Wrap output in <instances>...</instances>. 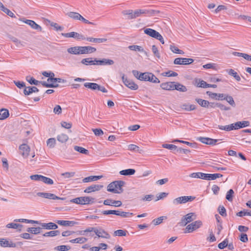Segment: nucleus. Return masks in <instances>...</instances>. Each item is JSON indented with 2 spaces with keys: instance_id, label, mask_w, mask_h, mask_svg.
I'll return each instance as SVG.
<instances>
[{
  "instance_id": "nucleus-18",
  "label": "nucleus",
  "mask_w": 251,
  "mask_h": 251,
  "mask_svg": "<svg viewBox=\"0 0 251 251\" xmlns=\"http://www.w3.org/2000/svg\"><path fill=\"white\" fill-rule=\"evenodd\" d=\"M42 228L47 229H56L58 228V226L55 223L50 222L48 223H40L39 224Z\"/></svg>"
},
{
  "instance_id": "nucleus-13",
  "label": "nucleus",
  "mask_w": 251,
  "mask_h": 251,
  "mask_svg": "<svg viewBox=\"0 0 251 251\" xmlns=\"http://www.w3.org/2000/svg\"><path fill=\"white\" fill-rule=\"evenodd\" d=\"M223 175L221 174H205L203 173V179L207 180H215L217 178L222 177Z\"/></svg>"
},
{
  "instance_id": "nucleus-45",
  "label": "nucleus",
  "mask_w": 251,
  "mask_h": 251,
  "mask_svg": "<svg viewBox=\"0 0 251 251\" xmlns=\"http://www.w3.org/2000/svg\"><path fill=\"white\" fill-rule=\"evenodd\" d=\"M48 81H51L52 83L54 84V83H65L66 82V80L61 78H49L47 80Z\"/></svg>"
},
{
  "instance_id": "nucleus-23",
  "label": "nucleus",
  "mask_w": 251,
  "mask_h": 251,
  "mask_svg": "<svg viewBox=\"0 0 251 251\" xmlns=\"http://www.w3.org/2000/svg\"><path fill=\"white\" fill-rule=\"evenodd\" d=\"M175 82H168L165 83H162L160 85L161 88L165 90H174V85Z\"/></svg>"
},
{
  "instance_id": "nucleus-56",
  "label": "nucleus",
  "mask_w": 251,
  "mask_h": 251,
  "mask_svg": "<svg viewBox=\"0 0 251 251\" xmlns=\"http://www.w3.org/2000/svg\"><path fill=\"white\" fill-rule=\"evenodd\" d=\"M70 249L69 246L66 245H61L55 247L54 250L58 251H67Z\"/></svg>"
},
{
  "instance_id": "nucleus-59",
  "label": "nucleus",
  "mask_w": 251,
  "mask_h": 251,
  "mask_svg": "<svg viewBox=\"0 0 251 251\" xmlns=\"http://www.w3.org/2000/svg\"><path fill=\"white\" fill-rule=\"evenodd\" d=\"M234 194V191L232 189L229 190L226 195V198L229 201H232L233 195Z\"/></svg>"
},
{
  "instance_id": "nucleus-51",
  "label": "nucleus",
  "mask_w": 251,
  "mask_h": 251,
  "mask_svg": "<svg viewBox=\"0 0 251 251\" xmlns=\"http://www.w3.org/2000/svg\"><path fill=\"white\" fill-rule=\"evenodd\" d=\"M0 9H1L2 11H3L4 13L7 14L8 16H9L11 17H13L14 16V14L9 9L5 7L3 4L2 6L0 7Z\"/></svg>"
},
{
  "instance_id": "nucleus-49",
  "label": "nucleus",
  "mask_w": 251,
  "mask_h": 251,
  "mask_svg": "<svg viewBox=\"0 0 251 251\" xmlns=\"http://www.w3.org/2000/svg\"><path fill=\"white\" fill-rule=\"evenodd\" d=\"M161 75L163 76H177L178 74L176 72H173L172 71H169L166 72H164L161 74Z\"/></svg>"
},
{
  "instance_id": "nucleus-36",
  "label": "nucleus",
  "mask_w": 251,
  "mask_h": 251,
  "mask_svg": "<svg viewBox=\"0 0 251 251\" xmlns=\"http://www.w3.org/2000/svg\"><path fill=\"white\" fill-rule=\"evenodd\" d=\"M128 49L131 50L138 51L146 53V51L141 46L137 45H131L128 47Z\"/></svg>"
},
{
  "instance_id": "nucleus-5",
  "label": "nucleus",
  "mask_w": 251,
  "mask_h": 251,
  "mask_svg": "<svg viewBox=\"0 0 251 251\" xmlns=\"http://www.w3.org/2000/svg\"><path fill=\"white\" fill-rule=\"evenodd\" d=\"M195 219L196 215L195 213H189L183 217L179 224L181 226H185L187 224L193 221Z\"/></svg>"
},
{
  "instance_id": "nucleus-2",
  "label": "nucleus",
  "mask_w": 251,
  "mask_h": 251,
  "mask_svg": "<svg viewBox=\"0 0 251 251\" xmlns=\"http://www.w3.org/2000/svg\"><path fill=\"white\" fill-rule=\"evenodd\" d=\"M70 202L81 205L90 204L94 203L95 198L88 196L80 197L71 200Z\"/></svg>"
},
{
  "instance_id": "nucleus-21",
  "label": "nucleus",
  "mask_w": 251,
  "mask_h": 251,
  "mask_svg": "<svg viewBox=\"0 0 251 251\" xmlns=\"http://www.w3.org/2000/svg\"><path fill=\"white\" fill-rule=\"evenodd\" d=\"M144 33L156 39L159 34V33L154 29L151 28H146L144 30Z\"/></svg>"
},
{
  "instance_id": "nucleus-57",
  "label": "nucleus",
  "mask_w": 251,
  "mask_h": 251,
  "mask_svg": "<svg viewBox=\"0 0 251 251\" xmlns=\"http://www.w3.org/2000/svg\"><path fill=\"white\" fill-rule=\"evenodd\" d=\"M236 215L239 217H243L245 216L250 215V210L244 209L243 210L240 211L236 213Z\"/></svg>"
},
{
  "instance_id": "nucleus-3",
  "label": "nucleus",
  "mask_w": 251,
  "mask_h": 251,
  "mask_svg": "<svg viewBox=\"0 0 251 251\" xmlns=\"http://www.w3.org/2000/svg\"><path fill=\"white\" fill-rule=\"evenodd\" d=\"M195 198V197L193 196H181L174 199L172 204L174 206H177L180 204H184L188 201H192Z\"/></svg>"
},
{
  "instance_id": "nucleus-54",
  "label": "nucleus",
  "mask_w": 251,
  "mask_h": 251,
  "mask_svg": "<svg viewBox=\"0 0 251 251\" xmlns=\"http://www.w3.org/2000/svg\"><path fill=\"white\" fill-rule=\"evenodd\" d=\"M41 181L49 185H52L53 184V181L52 179L43 176H42Z\"/></svg>"
},
{
  "instance_id": "nucleus-22",
  "label": "nucleus",
  "mask_w": 251,
  "mask_h": 251,
  "mask_svg": "<svg viewBox=\"0 0 251 251\" xmlns=\"http://www.w3.org/2000/svg\"><path fill=\"white\" fill-rule=\"evenodd\" d=\"M235 130L241 128L249 126L250 122L247 121H240L234 123Z\"/></svg>"
},
{
  "instance_id": "nucleus-19",
  "label": "nucleus",
  "mask_w": 251,
  "mask_h": 251,
  "mask_svg": "<svg viewBox=\"0 0 251 251\" xmlns=\"http://www.w3.org/2000/svg\"><path fill=\"white\" fill-rule=\"evenodd\" d=\"M114 62L113 60L103 58L102 60H97L96 61L97 65H112L114 64Z\"/></svg>"
},
{
  "instance_id": "nucleus-26",
  "label": "nucleus",
  "mask_w": 251,
  "mask_h": 251,
  "mask_svg": "<svg viewBox=\"0 0 251 251\" xmlns=\"http://www.w3.org/2000/svg\"><path fill=\"white\" fill-rule=\"evenodd\" d=\"M92 58H84L81 60V62L82 64L85 65H97V64H96L97 59L95 58L94 60H92Z\"/></svg>"
},
{
  "instance_id": "nucleus-9",
  "label": "nucleus",
  "mask_w": 251,
  "mask_h": 251,
  "mask_svg": "<svg viewBox=\"0 0 251 251\" xmlns=\"http://www.w3.org/2000/svg\"><path fill=\"white\" fill-rule=\"evenodd\" d=\"M193 62L194 59L192 58L178 57L174 60V63L176 65H188L192 63Z\"/></svg>"
},
{
  "instance_id": "nucleus-12",
  "label": "nucleus",
  "mask_w": 251,
  "mask_h": 251,
  "mask_svg": "<svg viewBox=\"0 0 251 251\" xmlns=\"http://www.w3.org/2000/svg\"><path fill=\"white\" fill-rule=\"evenodd\" d=\"M103 204L105 205L120 207L122 205V202L120 201H115L112 199H106L103 201Z\"/></svg>"
},
{
  "instance_id": "nucleus-50",
  "label": "nucleus",
  "mask_w": 251,
  "mask_h": 251,
  "mask_svg": "<svg viewBox=\"0 0 251 251\" xmlns=\"http://www.w3.org/2000/svg\"><path fill=\"white\" fill-rule=\"evenodd\" d=\"M40 82V84H41L43 86L47 88H56L58 86V84H57L47 83L46 81Z\"/></svg>"
},
{
  "instance_id": "nucleus-38",
  "label": "nucleus",
  "mask_w": 251,
  "mask_h": 251,
  "mask_svg": "<svg viewBox=\"0 0 251 251\" xmlns=\"http://www.w3.org/2000/svg\"><path fill=\"white\" fill-rule=\"evenodd\" d=\"M26 80L31 85H38L40 84V81L36 80L33 77L30 76V75L27 76L26 77Z\"/></svg>"
},
{
  "instance_id": "nucleus-29",
  "label": "nucleus",
  "mask_w": 251,
  "mask_h": 251,
  "mask_svg": "<svg viewBox=\"0 0 251 251\" xmlns=\"http://www.w3.org/2000/svg\"><path fill=\"white\" fill-rule=\"evenodd\" d=\"M128 150L139 153H142L144 152L143 150L140 149L138 146L134 144L129 145L128 146Z\"/></svg>"
},
{
  "instance_id": "nucleus-34",
  "label": "nucleus",
  "mask_w": 251,
  "mask_h": 251,
  "mask_svg": "<svg viewBox=\"0 0 251 251\" xmlns=\"http://www.w3.org/2000/svg\"><path fill=\"white\" fill-rule=\"evenodd\" d=\"M88 239L85 237H78L74 239H72L70 241V242L72 243H78L82 244L86 242Z\"/></svg>"
},
{
  "instance_id": "nucleus-1",
  "label": "nucleus",
  "mask_w": 251,
  "mask_h": 251,
  "mask_svg": "<svg viewBox=\"0 0 251 251\" xmlns=\"http://www.w3.org/2000/svg\"><path fill=\"white\" fill-rule=\"evenodd\" d=\"M125 182L122 180L115 181L110 183L107 186V191L115 194H120L123 192L122 187Z\"/></svg>"
},
{
  "instance_id": "nucleus-10",
  "label": "nucleus",
  "mask_w": 251,
  "mask_h": 251,
  "mask_svg": "<svg viewBox=\"0 0 251 251\" xmlns=\"http://www.w3.org/2000/svg\"><path fill=\"white\" fill-rule=\"evenodd\" d=\"M197 140L206 145H214L219 140L213 139L208 137H200L197 138Z\"/></svg>"
},
{
  "instance_id": "nucleus-58",
  "label": "nucleus",
  "mask_w": 251,
  "mask_h": 251,
  "mask_svg": "<svg viewBox=\"0 0 251 251\" xmlns=\"http://www.w3.org/2000/svg\"><path fill=\"white\" fill-rule=\"evenodd\" d=\"M219 214L223 217L226 216V209L223 205H220L218 208Z\"/></svg>"
},
{
  "instance_id": "nucleus-8",
  "label": "nucleus",
  "mask_w": 251,
  "mask_h": 251,
  "mask_svg": "<svg viewBox=\"0 0 251 251\" xmlns=\"http://www.w3.org/2000/svg\"><path fill=\"white\" fill-rule=\"evenodd\" d=\"M122 80L124 84L131 90H136L138 89V86L132 80L126 77L124 75L122 76Z\"/></svg>"
},
{
  "instance_id": "nucleus-33",
  "label": "nucleus",
  "mask_w": 251,
  "mask_h": 251,
  "mask_svg": "<svg viewBox=\"0 0 251 251\" xmlns=\"http://www.w3.org/2000/svg\"><path fill=\"white\" fill-rule=\"evenodd\" d=\"M151 75V73H140L138 79L140 80H144V81H148L150 80V76Z\"/></svg>"
},
{
  "instance_id": "nucleus-35",
  "label": "nucleus",
  "mask_w": 251,
  "mask_h": 251,
  "mask_svg": "<svg viewBox=\"0 0 251 251\" xmlns=\"http://www.w3.org/2000/svg\"><path fill=\"white\" fill-rule=\"evenodd\" d=\"M42 228L40 227H28L27 228L26 231L28 232L34 234H38L41 231Z\"/></svg>"
},
{
  "instance_id": "nucleus-32",
  "label": "nucleus",
  "mask_w": 251,
  "mask_h": 251,
  "mask_svg": "<svg viewBox=\"0 0 251 251\" xmlns=\"http://www.w3.org/2000/svg\"><path fill=\"white\" fill-rule=\"evenodd\" d=\"M226 72L228 73L229 75L232 76L237 81H240V76L233 69H228L226 70Z\"/></svg>"
},
{
  "instance_id": "nucleus-6",
  "label": "nucleus",
  "mask_w": 251,
  "mask_h": 251,
  "mask_svg": "<svg viewBox=\"0 0 251 251\" xmlns=\"http://www.w3.org/2000/svg\"><path fill=\"white\" fill-rule=\"evenodd\" d=\"M61 35L66 38H74L77 40H85V37L83 35L76 32L62 33Z\"/></svg>"
},
{
  "instance_id": "nucleus-24",
  "label": "nucleus",
  "mask_w": 251,
  "mask_h": 251,
  "mask_svg": "<svg viewBox=\"0 0 251 251\" xmlns=\"http://www.w3.org/2000/svg\"><path fill=\"white\" fill-rule=\"evenodd\" d=\"M80 47L75 46L73 47L69 48L67 49V51L72 54H81Z\"/></svg>"
},
{
  "instance_id": "nucleus-43",
  "label": "nucleus",
  "mask_w": 251,
  "mask_h": 251,
  "mask_svg": "<svg viewBox=\"0 0 251 251\" xmlns=\"http://www.w3.org/2000/svg\"><path fill=\"white\" fill-rule=\"evenodd\" d=\"M58 141L61 143H65L68 140V136L65 134L58 135L57 137Z\"/></svg>"
},
{
  "instance_id": "nucleus-37",
  "label": "nucleus",
  "mask_w": 251,
  "mask_h": 251,
  "mask_svg": "<svg viewBox=\"0 0 251 251\" xmlns=\"http://www.w3.org/2000/svg\"><path fill=\"white\" fill-rule=\"evenodd\" d=\"M195 100L202 107L208 108V101L201 99H196Z\"/></svg>"
},
{
  "instance_id": "nucleus-44",
  "label": "nucleus",
  "mask_w": 251,
  "mask_h": 251,
  "mask_svg": "<svg viewBox=\"0 0 251 251\" xmlns=\"http://www.w3.org/2000/svg\"><path fill=\"white\" fill-rule=\"evenodd\" d=\"M224 100H226V101L232 106H233V107L235 106V105H236L235 103L234 102V100L233 98L231 96H228L227 95H226Z\"/></svg>"
},
{
  "instance_id": "nucleus-42",
  "label": "nucleus",
  "mask_w": 251,
  "mask_h": 251,
  "mask_svg": "<svg viewBox=\"0 0 251 251\" xmlns=\"http://www.w3.org/2000/svg\"><path fill=\"white\" fill-rule=\"evenodd\" d=\"M164 219H167L166 217L161 216L157 218H156L152 221V224L154 226H157L160 224Z\"/></svg>"
},
{
  "instance_id": "nucleus-28",
  "label": "nucleus",
  "mask_w": 251,
  "mask_h": 251,
  "mask_svg": "<svg viewBox=\"0 0 251 251\" xmlns=\"http://www.w3.org/2000/svg\"><path fill=\"white\" fill-rule=\"evenodd\" d=\"M176 90L180 92H185L187 91L186 87L180 83H177L174 85V90Z\"/></svg>"
},
{
  "instance_id": "nucleus-46",
  "label": "nucleus",
  "mask_w": 251,
  "mask_h": 251,
  "mask_svg": "<svg viewBox=\"0 0 251 251\" xmlns=\"http://www.w3.org/2000/svg\"><path fill=\"white\" fill-rule=\"evenodd\" d=\"M173 143H175V142H179V143H181L182 144H186L191 147H193V148H194L196 147V143H190V142H187V141H183V140H179V139H176V140H174V141H172Z\"/></svg>"
},
{
  "instance_id": "nucleus-15",
  "label": "nucleus",
  "mask_w": 251,
  "mask_h": 251,
  "mask_svg": "<svg viewBox=\"0 0 251 251\" xmlns=\"http://www.w3.org/2000/svg\"><path fill=\"white\" fill-rule=\"evenodd\" d=\"M0 246L2 247L15 248L16 244L11 241H9L5 239H1L0 240Z\"/></svg>"
},
{
  "instance_id": "nucleus-30",
  "label": "nucleus",
  "mask_w": 251,
  "mask_h": 251,
  "mask_svg": "<svg viewBox=\"0 0 251 251\" xmlns=\"http://www.w3.org/2000/svg\"><path fill=\"white\" fill-rule=\"evenodd\" d=\"M9 116V111L6 109H1L0 110V120H3Z\"/></svg>"
},
{
  "instance_id": "nucleus-4",
  "label": "nucleus",
  "mask_w": 251,
  "mask_h": 251,
  "mask_svg": "<svg viewBox=\"0 0 251 251\" xmlns=\"http://www.w3.org/2000/svg\"><path fill=\"white\" fill-rule=\"evenodd\" d=\"M202 226V222L200 220H198L192 222L187 226L185 228V233H191L193 231L200 228Z\"/></svg>"
},
{
  "instance_id": "nucleus-14",
  "label": "nucleus",
  "mask_w": 251,
  "mask_h": 251,
  "mask_svg": "<svg viewBox=\"0 0 251 251\" xmlns=\"http://www.w3.org/2000/svg\"><path fill=\"white\" fill-rule=\"evenodd\" d=\"M19 149L21 150V154L24 157H26L29 155L30 151V148L29 146L25 144H23L19 147Z\"/></svg>"
},
{
  "instance_id": "nucleus-11",
  "label": "nucleus",
  "mask_w": 251,
  "mask_h": 251,
  "mask_svg": "<svg viewBox=\"0 0 251 251\" xmlns=\"http://www.w3.org/2000/svg\"><path fill=\"white\" fill-rule=\"evenodd\" d=\"M103 188V185L100 184H93L87 187L84 191V193H90L91 192H96L100 190Z\"/></svg>"
},
{
  "instance_id": "nucleus-17",
  "label": "nucleus",
  "mask_w": 251,
  "mask_h": 251,
  "mask_svg": "<svg viewBox=\"0 0 251 251\" xmlns=\"http://www.w3.org/2000/svg\"><path fill=\"white\" fill-rule=\"evenodd\" d=\"M39 89L35 86L25 87L24 89V94L25 96H28L33 93L38 92Z\"/></svg>"
},
{
  "instance_id": "nucleus-48",
  "label": "nucleus",
  "mask_w": 251,
  "mask_h": 251,
  "mask_svg": "<svg viewBox=\"0 0 251 251\" xmlns=\"http://www.w3.org/2000/svg\"><path fill=\"white\" fill-rule=\"evenodd\" d=\"M170 49L172 51L175 53L183 54L184 53L183 50H179L176 47H175L173 45H170Z\"/></svg>"
},
{
  "instance_id": "nucleus-39",
  "label": "nucleus",
  "mask_w": 251,
  "mask_h": 251,
  "mask_svg": "<svg viewBox=\"0 0 251 251\" xmlns=\"http://www.w3.org/2000/svg\"><path fill=\"white\" fill-rule=\"evenodd\" d=\"M84 86L93 90H97L98 88V84L96 83L86 82L84 84Z\"/></svg>"
},
{
  "instance_id": "nucleus-55",
  "label": "nucleus",
  "mask_w": 251,
  "mask_h": 251,
  "mask_svg": "<svg viewBox=\"0 0 251 251\" xmlns=\"http://www.w3.org/2000/svg\"><path fill=\"white\" fill-rule=\"evenodd\" d=\"M126 230H124L122 229H118L114 231V235L115 236H126Z\"/></svg>"
},
{
  "instance_id": "nucleus-60",
  "label": "nucleus",
  "mask_w": 251,
  "mask_h": 251,
  "mask_svg": "<svg viewBox=\"0 0 251 251\" xmlns=\"http://www.w3.org/2000/svg\"><path fill=\"white\" fill-rule=\"evenodd\" d=\"M189 176L192 178H201L203 179V173H193L191 174Z\"/></svg>"
},
{
  "instance_id": "nucleus-7",
  "label": "nucleus",
  "mask_w": 251,
  "mask_h": 251,
  "mask_svg": "<svg viewBox=\"0 0 251 251\" xmlns=\"http://www.w3.org/2000/svg\"><path fill=\"white\" fill-rule=\"evenodd\" d=\"M36 195L39 197H43L50 200H65V198H60L56 196L55 194L50 193L38 192Z\"/></svg>"
},
{
  "instance_id": "nucleus-27",
  "label": "nucleus",
  "mask_w": 251,
  "mask_h": 251,
  "mask_svg": "<svg viewBox=\"0 0 251 251\" xmlns=\"http://www.w3.org/2000/svg\"><path fill=\"white\" fill-rule=\"evenodd\" d=\"M14 222L25 223H27V224H39V222L38 221H34V220H28V219H16L14 220Z\"/></svg>"
},
{
  "instance_id": "nucleus-61",
  "label": "nucleus",
  "mask_w": 251,
  "mask_h": 251,
  "mask_svg": "<svg viewBox=\"0 0 251 251\" xmlns=\"http://www.w3.org/2000/svg\"><path fill=\"white\" fill-rule=\"evenodd\" d=\"M149 81L154 83H158L160 82L159 79L151 73V75L150 76V80H149Z\"/></svg>"
},
{
  "instance_id": "nucleus-40",
  "label": "nucleus",
  "mask_w": 251,
  "mask_h": 251,
  "mask_svg": "<svg viewBox=\"0 0 251 251\" xmlns=\"http://www.w3.org/2000/svg\"><path fill=\"white\" fill-rule=\"evenodd\" d=\"M60 234L59 230H52L45 233L43 235L44 237H54Z\"/></svg>"
},
{
  "instance_id": "nucleus-20",
  "label": "nucleus",
  "mask_w": 251,
  "mask_h": 251,
  "mask_svg": "<svg viewBox=\"0 0 251 251\" xmlns=\"http://www.w3.org/2000/svg\"><path fill=\"white\" fill-rule=\"evenodd\" d=\"M80 49H81V54L91 53L96 50V48L90 46L80 47Z\"/></svg>"
},
{
  "instance_id": "nucleus-53",
  "label": "nucleus",
  "mask_w": 251,
  "mask_h": 251,
  "mask_svg": "<svg viewBox=\"0 0 251 251\" xmlns=\"http://www.w3.org/2000/svg\"><path fill=\"white\" fill-rule=\"evenodd\" d=\"M67 15L70 17L71 18H72L74 20H78L79 19V16H80V14L77 12H68Z\"/></svg>"
},
{
  "instance_id": "nucleus-63",
  "label": "nucleus",
  "mask_w": 251,
  "mask_h": 251,
  "mask_svg": "<svg viewBox=\"0 0 251 251\" xmlns=\"http://www.w3.org/2000/svg\"><path fill=\"white\" fill-rule=\"evenodd\" d=\"M162 147L170 150H176L177 149V147L173 144H164L162 145Z\"/></svg>"
},
{
  "instance_id": "nucleus-52",
  "label": "nucleus",
  "mask_w": 251,
  "mask_h": 251,
  "mask_svg": "<svg viewBox=\"0 0 251 251\" xmlns=\"http://www.w3.org/2000/svg\"><path fill=\"white\" fill-rule=\"evenodd\" d=\"M56 144V140L55 138H51L49 139L47 141V146L50 148L54 147Z\"/></svg>"
},
{
  "instance_id": "nucleus-62",
  "label": "nucleus",
  "mask_w": 251,
  "mask_h": 251,
  "mask_svg": "<svg viewBox=\"0 0 251 251\" xmlns=\"http://www.w3.org/2000/svg\"><path fill=\"white\" fill-rule=\"evenodd\" d=\"M197 86L204 88H208V84L205 81L201 79H199Z\"/></svg>"
},
{
  "instance_id": "nucleus-16",
  "label": "nucleus",
  "mask_w": 251,
  "mask_h": 251,
  "mask_svg": "<svg viewBox=\"0 0 251 251\" xmlns=\"http://www.w3.org/2000/svg\"><path fill=\"white\" fill-rule=\"evenodd\" d=\"M95 233L99 238L100 237L105 239H109L110 238L109 234L104 230L101 228L98 229V228H96Z\"/></svg>"
},
{
  "instance_id": "nucleus-41",
  "label": "nucleus",
  "mask_w": 251,
  "mask_h": 251,
  "mask_svg": "<svg viewBox=\"0 0 251 251\" xmlns=\"http://www.w3.org/2000/svg\"><path fill=\"white\" fill-rule=\"evenodd\" d=\"M74 150L75 151H78L80 153H81L82 154H88L89 153V151L87 150H86L81 147L75 146L74 147Z\"/></svg>"
},
{
  "instance_id": "nucleus-31",
  "label": "nucleus",
  "mask_w": 251,
  "mask_h": 251,
  "mask_svg": "<svg viewBox=\"0 0 251 251\" xmlns=\"http://www.w3.org/2000/svg\"><path fill=\"white\" fill-rule=\"evenodd\" d=\"M135 170L133 169H128L122 170L120 172V174L123 176H130L135 174Z\"/></svg>"
},
{
  "instance_id": "nucleus-25",
  "label": "nucleus",
  "mask_w": 251,
  "mask_h": 251,
  "mask_svg": "<svg viewBox=\"0 0 251 251\" xmlns=\"http://www.w3.org/2000/svg\"><path fill=\"white\" fill-rule=\"evenodd\" d=\"M85 40L88 42L96 43H102L107 41L106 38H96L93 37L85 38Z\"/></svg>"
},
{
  "instance_id": "nucleus-47",
  "label": "nucleus",
  "mask_w": 251,
  "mask_h": 251,
  "mask_svg": "<svg viewBox=\"0 0 251 251\" xmlns=\"http://www.w3.org/2000/svg\"><path fill=\"white\" fill-rule=\"evenodd\" d=\"M29 25L30 26V27L37 31H41L42 30V27L41 26H40L39 25L37 24L34 21H31V23L29 24Z\"/></svg>"
},
{
  "instance_id": "nucleus-64",
  "label": "nucleus",
  "mask_w": 251,
  "mask_h": 251,
  "mask_svg": "<svg viewBox=\"0 0 251 251\" xmlns=\"http://www.w3.org/2000/svg\"><path fill=\"white\" fill-rule=\"evenodd\" d=\"M228 243V239L227 238L225 239L223 242L220 243L218 247L220 249H224L226 247H227Z\"/></svg>"
}]
</instances>
